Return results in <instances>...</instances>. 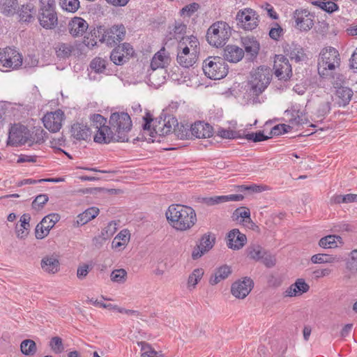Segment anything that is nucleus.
Segmentation results:
<instances>
[{
	"instance_id": "2eb2a0df",
	"label": "nucleus",
	"mask_w": 357,
	"mask_h": 357,
	"mask_svg": "<svg viewBox=\"0 0 357 357\" xmlns=\"http://www.w3.org/2000/svg\"><path fill=\"white\" fill-rule=\"evenodd\" d=\"M215 243V236L211 233H207L202 236L199 243L193 249L192 252V258L197 259L205 253L208 252L213 248Z\"/></svg>"
},
{
	"instance_id": "a19ab883",
	"label": "nucleus",
	"mask_w": 357,
	"mask_h": 357,
	"mask_svg": "<svg viewBox=\"0 0 357 357\" xmlns=\"http://www.w3.org/2000/svg\"><path fill=\"white\" fill-rule=\"evenodd\" d=\"M334 0H321L319 1H314L312 2L313 5H315L322 10L328 12L333 13L337 10V5L333 1Z\"/></svg>"
},
{
	"instance_id": "1a4fd4ad",
	"label": "nucleus",
	"mask_w": 357,
	"mask_h": 357,
	"mask_svg": "<svg viewBox=\"0 0 357 357\" xmlns=\"http://www.w3.org/2000/svg\"><path fill=\"white\" fill-rule=\"evenodd\" d=\"M97 32L100 41L105 43L107 45L110 47L120 43L123 40L126 36V29L123 24L114 25L108 29L99 26L97 29Z\"/></svg>"
},
{
	"instance_id": "37998d69",
	"label": "nucleus",
	"mask_w": 357,
	"mask_h": 357,
	"mask_svg": "<svg viewBox=\"0 0 357 357\" xmlns=\"http://www.w3.org/2000/svg\"><path fill=\"white\" fill-rule=\"evenodd\" d=\"M342 238L340 236L328 235L321 238L319 240V245L324 248H331L337 246L336 240L340 241Z\"/></svg>"
},
{
	"instance_id": "c9c22d12",
	"label": "nucleus",
	"mask_w": 357,
	"mask_h": 357,
	"mask_svg": "<svg viewBox=\"0 0 357 357\" xmlns=\"http://www.w3.org/2000/svg\"><path fill=\"white\" fill-rule=\"evenodd\" d=\"M178 204H172L166 211V218L169 223L176 230H178Z\"/></svg>"
},
{
	"instance_id": "b1692460",
	"label": "nucleus",
	"mask_w": 357,
	"mask_h": 357,
	"mask_svg": "<svg viewBox=\"0 0 357 357\" xmlns=\"http://www.w3.org/2000/svg\"><path fill=\"white\" fill-rule=\"evenodd\" d=\"M244 56V50L235 45H228L224 48L223 58L225 61L237 63Z\"/></svg>"
},
{
	"instance_id": "79ce46f5",
	"label": "nucleus",
	"mask_w": 357,
	"mask_h": 357,
	"mask_svg": "<svg viewBox=\"0 0 357 357\" xmlns=\"http://www.w3.org/2000/svg\"><path fill=\"white\" fill-rule=\"evenodd\" d=\"M265 250L259 245H252L248 248V255L250 259L260 261Z\"/></svg>"
},
{
	"instance_id": "39448f33",
	"label": "nucleus",
	"mask_w": 357,
	"mask_h": 357,
	"mask_svg": "<svg viewBox=\"0 0 357 357\" xmlns=\"http://www.w3.org/2000/svg\"><path fill=\"white\" fill-rule=\"evenodd\" d=\"M231 35V29L229 25L222 21H218L212 24L206 32V40L214 47L224 46Z\"/></svg>"
},
{
	"instance_id": "338daca9",
	"label": "nucleus",
	"mask_w": 357,
	"mask_h": 357,
	"mask_svg": "<svg viewBox=\"0 0 357 357\" xmlns=\"http://www.w3.org/2000/svg\"><path fill=\"white\" fill-rule=\"evenodd\" d=\"M89 266L87 264H84L78 267L77 271V276L79 279L84 278L89 273Z\"/></svg>"
},
{
	"instance_id": "f257e3e1",
	"label": "nucleus",
	"mask_w": 357,
	"mask_h": 357,
	"mask_svg": "<svg viewBox=\"0 0 357 357\" xmlns=\"http://www.w3.org/2000/svg\"><path fill=\"white\" fill-rule=\"evenodd\" d=\"M177 109L178 103L172 102L162 111L161 115L155 119L149 112H146V115L143 116L144 121L142 126L143 130L149 131L150 136L152 137L155 135L165 136L169 134L178 125L177 119L174 115Z\"/></svg>"
},
{
	"instance_id": "ddd939ff",
	"label": "nucleus",
	"mask_w": 357,
	"mask_h": 357,
	"mask_svg": "<svg viewBox=\"0 0 357 357\" xmlns=\"http://www.w3.org/2000/svg\"><path fill=\"white\" fill-rule=\"evenodd\" d=\"M236 20L245 30H252L258 25V16L256 12L251 8L240 10L236 15Z\"/></svg>"
},
{
	"instance_id": "774afa93",
	"label": "nucleus",
	"mask_w": 357,
	"mask_h": 357,
	"mask_svg": "<svg viewBox=\"0 0 357 357\" xmlns=\"http://www.w3.org/2000/svg\"><path fill=\"white\" fill-rule=\"evenodd\" d=\"M37 157L36 155H28L24 154H21L17 159L18 163L22 162H36Z\"/></svg>"
},
{
	"instance_id": "393cba45",
	"label": "nucleus",
	"mask_w": 357,
	"mask_h": 357,
	"mask_svg": "<svg viewBox=\"0 0 357 357\" xmlns=\"http://www.w3.org/2000/svg\"><path fill=\"white\" fill-rule=\"evenodd\" d=\"M19 21L25 23H31L36 19V11L35 6L31 3L23 4L17 11Z\"/></svg>"
},
{
	"instance_id": "09e8293b",
	"label": "nucleus",
	"mask_w": 357,
	"mask_h": 357,
	"mask_svg": "<svg viewBox=\"0 0 357 357\" xmlns=\"http://www.w3.org/2000/svg\"><path fill=\"white\" fill-rule=\"evenodd\" d=\"M47 134L44 130L41 128H37L35 130V132H30L29 142H30L29 146H31L33 143L36 144H42L45 142L44 136Z\"/></svg>"
},
{
	"instance_id": "c85d7f7f",
	"label": "nucleus",
	"mask_w": 357,
	"mask_h": 357,
	"mask_svg": "<svg viewBox=\"0 0 357 357\" xmlns=\"http://www.w3.org/2000/svg\"><path fill=\"white\" fill-rule=\"evenodd\" d=\"M130 234L128 229L121 230L113 239L112 242V249L119 251L123 249L130 241Z\"/></svg>"
},
{
	"instance_id": "6ab92c4d",
	"label": "nucleus",
	"mask_w": 357,
	"mask_h": 357,
	"mask_svg": "<svg viewBox=\"0 0 357 357\" xmlns=\"http://www.w3.org/2000/svg\"><path fill=\"white\" fill-rule=\"evenodd\" d=\"M253 285L252 280L249 278H245L242 281H237L232 284L231 292L238 298H244L250 292Z\"/></svg>"
},
{
	"instance_id": "0eeeda50",
	"label": "nucleus",
	"mask_w": 357,
	"mask_h": 357,
	"mask_svg": "<svg viewBox=\"0 0 357 357\" xmlns=\"http://www.w3.org/2000/svg\"><path fill=\"white\" fill-rule=\"evenodd\" d=\"M199 40L194 36L182 37L180 39V49L182 50L183 58L188 56V59H182L180 57V66L185 68L192 66L197 61L199 52Z\"/></svg>"
},
{
	"instance_id": "412c9836",
	"label": "nucleus",
	"mask_w": 357,
	"mask_h": 357,
	"mask_svg": "<svg viewBox=\"0 0 357 357\" xmlns=\"http://www.w3.org/2000/svg\"><path fill=\"white\" fill-rule=\"evenodd\" d=\"M91 134L92 131L86 124L76 122L71 126L70 137L76 141H89Z\"/></svg>"
},
{
	"instance_id": "6e6d98bb",
	"label": "nucleus",
	"mask_w": 357,
	"mask_h": 357,
	"mask_svg": "<svg viewBox=\"0 0 357 357\" xmlns=\"http://www.w3.org/2000/svg\"><path fill=\"white\" fill-rule=\"evenodd\" d=\"M189 132H192V124L190 126L186 125H181L180 126V140L181 139H192L194 135L188 133Z\"/></svg>"
},
{
	"instance_id": "cd10ccee",
	"label": "nucleus",
	"mask_w": 357,
	"mask_h": 357,
	"mask_svg": "<svg viewBox=\"0 0 357 357\" xmlns=\"http://www.w3.org/2000/svg\"><path fill=\"white\" fill-rule=\"evenodd\" d=\"M231 273V268L227 265H223L216 268L213 275H211L209 283L215 285L222 280L227 279Z\"/></svg>"
},
{
	"instance_id": "aec40b11",
	"label": "nucleus",
	"mask_w": 357,
	"mask_h": 357,
	"mask_svg": "<svg viewBox=\"0 0 357 357\" xmlns=\"http://www.w3.org/2000/svg\"><path fill=\"white\" fill-rule=\"evenodd\" d=\"M88 28L87 22L80 17H73L68 24L69 33L74 38L82 37Z\"/></svg>"
},
{
	"instance_id": "a878e982",
	"label": "nucleus",
	"mask_w": 357,
	"mask_h": 357,
	"mask_svg": "<svg viewBox=\"0 0 357 357\" xmlns=\"http://www.w3.org/2000/svg\"><path fill=\"white\" fill-rule=\"evenodd\" d=\"M196 138H207L213 135V128L208 123L201 121L192 124V132H189Z\"/></svg>"
},
{
	"instance_id": "9d476101",
	"label": "nucleus",
	"mask_w": 357,
	"mask_h": 357,
	"mask_svg": "<svg viewBox=\"0 0 357 357\" xmlns=\"http://www.w3.org/2000/svg\"><path fill=\"white\" fill-rule=\"evenodd\" d=\"M29 130L24 126L15 124L9 130L8 144L17 146L29 143Z\"/></svg>"
},
{
	"instance_id": "3c124183",
	"label": "nucleus",
	"mask_w": 357,
	"mask_h": 357,
	"mask_svg": "<svg viewBox=\"0 0 357 357\" xmlns=\"http://www.w3.org/2000/svg\"><path fill=\"white\" fill-rule=\"evenodd\" d=\"M203 275L204 270L202 268L195 269L188 278V287L195 288L198 282L202 279Z\"/></svg>"
},
{
	"instance_id": "a211bd4d",
	"label": "nucleus",
	"mask_w": 357,
	"mask_h": 357,
	"mask_svg": "<svg viewBox=\"0 0 357 357\" xmlns=\"http://www.w3.org/2000/svg\"><path fill=\"white\" fill-rule=\"evenodd\" d=\"M313 16L305 9L296 10L294 13V18L296 22V27L301 31L310 30L313 24Z\"/></svg>"
},
{
	"instance_id": "7c9ffc66",
	"label": "nucleus",
	"mask_w": 357,
	"mask_h": 357,
	"mask_svg": "<svg viewBox=\"0 0 357 357\" xmlns=\"http://www.w3.org/2000/svg\"><path fill=\"white\" fill-rule=\"evenodd\" d=\"M242 43L245 51L251 56H256L259 50V43L254 38H242Z\"/></svg>"
},
{
	"instance_id": "864d4df0",
	"label": "nucleus",
	"mask_w": 357,
	"mask_h": 357,
	"mask_svg": "<svg viewBox=\"0 0 357 357\" xmlns=\"http://www.w3.org/2000/svg\"><path fill=\"white\" fill-rule=\"evenodd\" d=\"M50 346L55 354H60L64 350L62 339L57 336L51 339Z\"/></svg>"
},
{
	"instance_id": "e2e57ef3",
	"label": "nucleus",
	"mask_w": 357,
	"mask_h": 357,
	"mask_svg": "<svg viewBox=\"0 0 357 357\" xmlns=\"http://www.w3.org/2000/svg\"><path fill=\"white\" fill-rule=\"evenodd\" d=\"M234 216L238 218H248L250 219V210L245 207H241L236 209L233 214Z\"/></svg>"
},
{
	"instance_id": "ea45409f",
	"label": "nucleus",
	"mask_w": 357,
	"mask_h": 357,
	"mask_svg": "<svg viewBox=\"0 0 357 357\" xmlns=\"http://www.w3.org/2000/svg\"><path fill=\"white\" fill-rule=\"evenodd\" d=\"M110 59L116 65H123L128 60V57L125 56V54L118 46L115 47L111 52Z\"/></svg>"
},
{
	"instance_id": "4be33fe9",
	"label": "nucleus",
	"mask_w": 357,
	"mask_h": 357,
	"mask_svg": "<svg viewBox=\"0 0 357 357\" xmlns=\"http://www.w3.org/2000/svg\"><path fill=\"white\" fill-rule=\"evenodd\" d=\"M95 129L96 130V132L93 137L95 142L99 144H109L110 142H117V137L110 126H100Z\"/></svg>"
},
{
	"instance_id": "4468645a",
	"label": "nucleus",
	"mask_w": 357,
	"mask_h": 357,
	"mask_svg": "<svg viewBox=\"0 0 357 357\" xmlns=\"http://www.w3.org/2000/svg\"><path fill=\"white\" fill-rule=\"evenodd\" d=\"M63 119V112L57 109L53 112L47 113L42 120L45 128L52 132H56L61 128Z\"/></svg>"
},
{
	"instance_id": "dca6fc26",
	"label": "nucleus",
	"mask_w": 357,
	"mask_h": 357,
	"mask_svg": "<svg viewBox=\"0 0 357 357\" xmlns=\"http://www.w3.org/2000/svg\"><path fill=\"white\" fill-rule=\"evenodd\" d=\"M273 68L275 75L279 79L287 80L291 75V66L284 56H275Z\"/></svg>"
},
{
	"instance_id": "4c0bfd02",
	"label": "nucleus",
	"mask_w": 357,
	"mask_h": 357,
	"mask_svg": "<svg viewBox=\"0 0 357 357\" xmlns=\"http://www.w3.org/2000/svg\"><path fill=\"white\" fill-rule=\"evenodd\" d=\"M20 349L23 354L32 356L36 353L37 347L36 342L33 340L27 339L23 340L21 342Z\"/></svg>"
},
{
	"instance_id": "473e14b6",
	"label": "nucleus",
	"mask_w": 357,
	"mask_h": 357,
	"mask_svg": "<svg viewBox=\"0 0 357 357\" xmlns=\"http://www.w3.org/2000/svg\"><path fill=\"white\" fill-rule=\"evenodd\" d=\"M41 268L49 273H55L59 268V261L53 257H45L41 260Z\"/></svg>"
},
{
	"instance_id": "20e7f679",
	"label": "nucleus",
	"mask_w": 357,
	"mask_h": 357,
	"mask_svg": "<svg viewBox=\"0 0 357 357\" xmlns=\"http://www.w3.org/2000/svg\"><path fill=\"white\" fill-rule=\"evenodd\" d=\"M272 79V71L269 68L260 66L251 73L249 81V93L259 96L269 85Z\"/></svg>"
},
{
	"instance_id": "603ef678",
	"label": "nucleus",
	"mask_w": 357,
	"mask_h": 357,
	"mask_svg": "<svg viewBox=\"0 0 357 357\" xmlns=\"http://www.w3.org/2000/svg\"><path fill=\"white\" fill-rule=\"evenodd\" d=\"M199 8V5L197 3H191L180 10V15L183 17H191Z\"/></svg>"
},
{
	"instance_id": "0e129e2a",
	"label": "nucleus",
	"mask_w": 357,
	"mask_h": 357,
	"mask_svg": "<svg viewBox=\"0 0 357 357\" xmlns=\"http://www.w3.org/2000/svg\"><path fill=\"white\" fill-rule=\"evenodd\" d=\"M347 268L351 271H357V249L351 252V261L348 262Z\"/></svg>"
},
{
	"instance_id": "bf43d9fd",
	"label": "nucleus",
	"mask_w": 357,
	"mask_h": 357,
	"mask_svg": "<svg viewBox=\"0 0 357 357\" xmlns=\"http://www.w3.org/2000/svg\"><path fill=\"white\" fill-rule=\"evenodd\" d=\"M218 135L224 139H234L238 137L236 132L224 128H219L218 130Z\"/></svg>"
},
{
	"instance_id": "13d9d810",
	"label": "nucleus",
	"mask_w": 357,
	"mask_h": 357,
	"mask_svg": "<svg viewBox=\"0 0 357 357\" xmlns=\"http://www.w3.org/2000/svg\"><path fill=\"white\" fill-rule=\"evenodd\" d=\"M294 287H296L298 295H301L302 294L307 292L310 289L309 285L303 279H298L296 282L294 283Z\"/></svg>"
},
{
	"instance_id": "5fc2aeb1",
	"label": "nucleus",
	"mask_w": 357,
	"mask_h": 357,
	"mask_svg": "<svg viewBox=\"0 0 357 357\" xmlns=\"http://www.w3.org/2000/svg\"><path fill=\"white\" fill-rule=\"evenodd\" d=\"M245 138L249 141L258 142L265 141L271 138V137L265 135L263 131H258L257 132L248 133L245 135Z\"/></svg>"
},
{
	"instance_id": "052dcab7",
	"label": "nucleus",
	"mask_w": 357,
	"mask_h": 357,
	"mask_svg": "<svg viewBox=\"0 0 357 357\" xmlns=\"http://www.w3.org/2000/svg\"><path fill=\"white\" fill-rule=\"evenodd\" d=\"M95 128H100V126H106L107 119L102 115L96 114H93L91 118Z\"/></svg>"
},
{
	"instance_id": "f3484780",
	"label": "nucleus",
	"mask_w": 357,
	"mask_h": 357,
	"mask_svg": "<svg viewBox=\"0 0 357 357\" xmlns=\"http://www.w3.org/2000/svg\"><path fill=\"white\" fill-rule=\"evenodd\" d=\"M196 221L195 210L190 206L180 204V231L190 229Z\"/></svg>"
},
{
	"instance_id": "e433bc0d",
	"label": "nucleus",
	"mask_w": 357,
	"mask_h": 357,
	"mask_svg": "<svg viewBox=\"0 0 357 357\" xmlns=\"http://www.w3.org/2000/svg\"><path fill=\"white\" fill-rule=\"evenodd\" d=\"M73 50L74 47L70 43H59L55 47L56 56L60 59L70 57Z\"/></svg>"
},
{
	"instance_id": "de8ad7c7",
	"label": "nucleus",
	"mask_w": 357,
	"mask_h": 357,
	"mask_svg": "<svg viewBox=\"0 0 357 357\" xmlns=\"http://www.w3.org/2000/svg\"><path fill=\"white\" fill-rule=\"evenodd\" d=\"M107 61L101 57L94 58L90 63V67L97 73H102L106 68Z\"/></svg>"
},
{
	"instance_id": "bb28decb",
	"label": "nucleus",
	"mask_w": 357,
	"mask_h": 357,
	"mask_svg": "<svg viewBox=\"0 0 357 357\" xmlns=\"http://www.w3.org/2000/svg\"><path fill=\"white\" fill-rule=\"evenodd\" d=\"M19 9L18 0H0V13L6 17H12Z\"/></svg>"
},
{
	"instance_id": "8fccbe9b",
	"label": "nucleus",
	"mask_w": 357,
	"mask_h": 357,
	"mask_svg": "<svg viewBox=\"0 0 357 357\" xmlns=\"http://www.w3.org/2000/svg\"><path fill=\"white\" fill-rule=\"evenodd\" d=\"M116 230V222L114 221H111L105 227L101 230L100 234L102 235V237L107 241L115 234Z\"/></svg>"
},
{
	"instance_id": "6e6552de",
	"label": "nucleus",
	"mask_w": 357,
	"mask_h": 357,
	"mask_svg": "<svg viewBox=\"0 0 357 357\" xmlns=\"http://www.w3.org/2000/svg\"><path fill=\"white\" fill-rule=\"evenodd\" d=\"M202 69L205 75L211 79H220L228 73V66L220 56H208L203 62Z\"/></svg>"
},
{
	"instance_id": "423d86ee",
	"label": "nucleus",
	"mask_w": 357,
	"mask_h": 357,
	"mask_svg": "<svg viewBox=\"0 0 357 357\" xmlns=\"http://www.w3.org/2000/svg\"><path fill=\"white\" fill-rule=\"evenodd\" d=\"M37 19L40 25L45 29H54L57 26L55 0H40Z\"/></svg>"
},
{
	"instance_id": "f8f14e48",
	"label": "nucleus",
	"mask_w": 357,
	"mask_h": 357,
	"mask_svg": "<svg viewBox=\"0 0 357 357\" xmlns=\"http://www.w3.org/2000/svg\"><path fill=\"white\" fill-rule=\"evenodd\" d=\"M59 220L60 216L57 213H51L44 217L36 227V238L37 239L44 238Z\"/></svg>"
},
{
	"instance_id": "680f3d73",
	"label": "nucleus",
	"mask_w": 357,
	"mask_h": 357,
	"mask_svg": "<svg viewBox=\"0 0 357 357\" xmlns=\"http://www.w3.org/2000/svg\"><path fill=\"white\" fill-rule=\"evenodd\" d=\"M261 262L268 268L273 267L275 264V258L272 255L265 252L261 257Z\"/></svg>"
},
{
	"instance_id": "7ed1b4c3",
	"label": "nucleus",
	"mask_w": 357,
	"mask_h": 357,
	"mask_svg": "<svg viewBox=\"0 0 357 357\" xmlns=\"http://www.w3.org/2000/svg\"><path fill=\"white\" fill-rule=\"evenodd\" d=\"M109 123L117 137V142L128 141V133L130 131L132 123L128 113L123 112L112 113Z\"/></svg>"
},
{
	"instance_id": "c756f323",
	"label": "nucleus",
	"mask_w": 357,
	"mask_h": 357,
	"mask_svg": "<svg viewBox=\"0 0 357 357\" xmlns=\"http://www.w3.org/2000/svg\"><path fill=\"white\" fill-rule=\"evenodd\" d=\"M99 213V209L96 207H91L79 214L77 217L76 224L77 226L84 225L92 219L95 218Z\"/></svg>"
},
{
	"instance_id": "58836bf2",
	"label": "nucleus",
	"mask_w": 357,
	"mask_h": 357,
	"mask_svg": "<svg viewBox=\"0 0 357 357\" xmlns=\"http://www.w3.org/2000/svg\"><path fill=\"white\" fill-rule=\"evenodd\" d=\"M137 344L141 347L142 357H162V355L155 351L149 343L142 341L137 342Z\"/></svg>"
},
{
	"instance_id": "c03bdc74",
	"label": "nucleus",
	"mask_w": 357,
	"mask_h": 357,
	"mask_svg": "<svg viewBox=\"0 0 357 357\" xmlns=\"http://www.w3.org/2000/svg\"><path fill=\"white\" fill-rule=\"evenodd\" d=\"M311 261L313 264H330L337 261L338 260L336 257L326 254H317L311 257Z\"/></svg>"
},
{
	"instance_id": "4d7b16f0",
	"label": "nucleus",
	"mask_w": 357,
	"mask_h": 357,
	"mask_svg": "<svg viewBox=\"0 0 357 357\" xmlns=\"http://www.w3.org/2000/svg\"><path fill=\"white\" fill-rule=\"evenodd\" d=\"M48 199L49 198L47 195H39L33 201L32 207L35 209L42 208L47 202Z\"/></svg>"
},
{
	"instance_id": "f704fd0d",
	"label": "nucleus",
	"mask_w": 357,
	"mask_h": 357,
	"mask_svg": "<svg viewBox=\"0 0 357 357\" xmlns=\"http://www.w3.org/2000/svg\"><path fill=\"white\" fill-rule=\"evenodd\" d=\"M168 58L165 56V49L162 47L153 56L151 61V68L155 70L158 68H162L167 61Z\"/></svg>"
},
{
	"instance_id": "2f4dec72",
	"label": "nucleus",
	"mask_w": 357,
	"mask_h": 357,
	"mask_svg": "<svg viewBox=\"0 0 357 357\" xmlns=\"http://www.w3.org/2000/svg\"><path fill=\"white\" fill-rule=\"evenodd\" d=\"M286 52L291 60L296 62L304 61L305 59V54L303 49L298 45L292 43L287 48Z\"/></svg>"
},
{
	"instance_id": "f03ea898",
	"label": "nucleus",
	"mask_w": 357,
	"mask_h": 357,
	"mask_svg": "<svg viewBox=\"0 0 357 357\" xmlns=\"http://www.w3.org/2000/svg\"><path fill=\"white\" fill-rule=\"evenodd\" d=\"M340 65V56L338 51L332 47L321 50L318 59V73L322 77H327Z\"/></svg>"
},
{
	"instance_id": "49530a36",
	"label": "nucleus",
	"mask_w": 357,
	"mask_h": 357,
	"mask_svg": "<svg viewBox=\"0 0 357 357\" xmlns=\"http://www.w3.org/2000/svg\"><path fill=\"white\" fill-rule=\"evenodd\" d=\"M110 278L114 282L123 284L126 281L127 272L123 268L114 270L110 274Z\"/></svg>"
},
{
	"instance_id": "9b49d317",
	"label": "nucleus",
	"mask_w": 357,
	"mask_h": 357,
	"mask_svg": "<svg viewBox=\"0 0 357 357\" xmlns=\"http://www.w3.org/2000/svg\"><path fill=\"white\" fill-rule=\"evenodd\" d=\"M0 62L2 63L3 66L14 69L22 66V58L17 50L7 47L1 51Z\"/></svg>"
},
{
	"instance_id": "5701e85b",
	"label": "nucleus",
	"mask_w": 357,
	"mask_h": 357,
	"mask_svg": "<svg viewBox=\"0 0 357 357\" xmlns=\"http://www.w3.org/2000/svg\"><path fill=\"white\" fill-rule=\"evenodd\" d=\"M227 238L228 248L234 250L242 248L247 241L246 236L241 233L238 229L231 230Z\"/></svg>"
},
{
	"instance_id": "69168bd1",
	"label": "nucleus",
	"mask_w": 357,
	"mask_h": 357,
	"mask_svg": "<svg viewBox=\"0 0 357 357\" xmlns=\"http://www.w3.org/2000/svg\"><path fill=\"white\" fill-rule=\"evenodd\" d=\"M275 27H273L269 31V36L273 39L277 40L282 35L283 30L279 26L278 24H275Z\"/></svg>"
},
{
	"instance_id": "a18cd8bd",
	"label": "nucleus",
	"mask_w": 357,
	"mask_h": 357,
	"mask_svg": "<svg viewBox=\"0 0 357 357\" xmlns=\"http://www.w3.org/2000/svg\"><path fill=\"white\" fill-rule=\"evenodd\" d=\"M62 9L70 13L76 12L79 7V0H59Z\"/></svg>"
},
{
	"instance_id": "72a5a7b5",
	"label": "nucleus",
	"mask_w": 357,
	"mask_h": 357,
	"mask_svg": "<svg viewBox=\"0 0 357 357\" xmlns=\"http://www.w3.org/2000/svg\"><path fill=\"white\" fill-rule=\"evenodd\" d=\"M353 94V91L349 87L342 86L338 88L336 91V95L339 99V105L343 107L347 105L351 100Z\"/></svg>"
}]
</instances>
